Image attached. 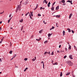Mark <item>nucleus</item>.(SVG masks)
<instances>
[{
  "label": "nucleus",
  "mask_w": 77,
  "mask_h": 77,
  "mask_svg": "<svg viewBox=\"0 0 77 77\" xmlns=\"http://www.w3.org/2000/svg\"><path fill=\"white\" fill-rule=\"evenodd\" d=\"M18 11V8L17 7V8L16 9V12H17Z\"/></svg>",
  "instance_id": "15"
},
{
  "label": "nucleus",
  "mask_w": 77,
  "mask_h": 77,
  "mask_svg": "<svg viewBox=\"0 0 77 77\" xmlns=\"http://www.w3.org/2000/svg\"><path fill=\"white\" fill-rule=\"evenodd\" d=\"M43 23H44L45 24H47V23H45V21H44H44H43Z\"/></svg>",
  "instance_id": "45"
},
{
  "label": "nucleus",
  "mask_w": 77,
  "mask_h": 77,
  "mask_svg": "<svg viewBox=\"0 0 77 77\" xmlns=\"http://www.w3.org/2000/svg\"><path fill=\"white\" fill-rule=\"evenodd\" d=\"M65 50H66V51H67V50H68V49H67V48H65Z\"/></svg>",
  "instance_id": "33"
},
{
  "label": "nucleus",
  "mask_w": 77,
  "mask_h": 77,
  "mask_svg": "<svg viewBox=\"0 0 77 77\" xmlns=\"http://www.w3.org/2000/svg\"><path fill=\"white\" fill-rule=\"evenodd\" d=\"M23 21V19H22L20 20V23H22Z\"/></svg>",
  "instance_id": "16"
},
{
  "label": "nucleus",
  "mask_w": 77,
  "mask_h": 77,
  "mask_svg": "<svg viewBox=\"0 0 77 77\" xmlns=\"http://www.w3.org/2000/svg\"><path fill=\"white\" fill-rule=\"evenodd\" d=\"M74 47L75 48H76V47H75V45L74 46Z\"/></svg>",
  "instance_id": "60"
},
{
  "label": "nucleus",
  "mask_w": 77,
  "mask_h": 77,
  "mask_svg": "<svg viewBox=\"0 0 77 77\" xmlns=\"http://www.w3.org/2000/svg\"><path fill=\"white\" fill-rule=\"evenodd\" d=\"M67 64L69 66H72V65H73V63L71 62L70 61H69V62H67Z\"/></svg>",
  "instance_id": "1"
},
{
  "label": "nucleus",
  "mask_w": 77,
  "mask_h": 77,
  "mask_svg": "<svg viewBox=\"0 0 77 77\" xmlns=\"http://www.w3.org/2000/svg\"><path fill=\"white\" fill-rule=\"evenodd\" d=\"M67 56L65 55L64 57V59H65V58H66V57Z\"/></svg>",
  "instance_id": "36"
},
{
  "label": "nucleus",
  "mask_w": 77,
  "mask_h": 77,
  "mask_svg": "<svg viewBox=\"0 0 77 77\" xmlns=\"http://www.w3.org/2000/svg\"><path fill=\"white\" fill-rule=\"evenodd\" d=\"M3 12L0 13V14H3Z\"/></svg>",
  "instance_id": "63"
},
{
  "label": "nucleus",
  "mask_w": 77,
  "mask_h": 77,
  "mask_svg": "<svg viewBox=\"0 0 77 77\" xmlns=\"http://www.w3.org/2000/svg\"><path fill=\"white\" fill-rule=\"evenodd\" d=\"M72 15V13H71V14H70L69 15V19H71V16Z\"/></svg>",
  "instance_id": "4"
},
{
  "label": "nucleus",
  "mask_w": 77,
  "mask_h": 77,
  "mask_svg": "<svg viewBox=\"0 0 77 77\" xmlns=\"http://www.w3.org/2000/svg\"><path fill=\"white\" fill-rule=\"evenodd\" d=\"M69 74H70V72H67V73L66 74V75H69Z\"/></svg>",
  "instance_id": "14"
},
{
  "label": "nucleus",
  "mask_w": 77,
  "mask_h": 77,
  "mask_svg": "<svg viewBox=\"0 0 77 77\" xmlns=\"http://www.w3.org/2000/svg\"><path fill=\"white\" fill-rule=\"evenodd\" d=\"M48 7H50V5L48 4Z\"/></svg>",
  "instance_id": "56"
},
{
  "label": "nucleus",
  "mask_w": 77,
  "mask_h": 77,
  "mask_svg": "<svg viewBox=\"0 0 77 77\" xmlns=\"http://www.w3.org/2000/svg\"><path fill=\"white\" fill-rule=\"evenodd\" d=\"M12 52H13V51H10L9 53H10V54H12Z\"/></svg>",
  "instance_id": "22"
},
{
  "label": "nucleus",
  "mask_w": 77,
  "mask_h": 77,
  "mask_svg": "<svg viewBox=\"0 0 77 77\" xmlns=\"http://www.w3.org/2000/svg\"><path fill=\"white\" fill-rule=\"evenodd\" d=\"M45 2V3L46 4H47V0H45L44 1V2Z\"/></svg>",
  "instance_id": "13"
},
{
  "label": "nucleus",
  "mask_w": 77,
  "mask_h": 77,
  "mask_svg": "<svg viewBox=\"0 0 77 77\" xmlns=\"http://www.w3.org/2000/svg\"><path fill=\"white\" fill-rule=\"evenodd\" d=\"M59 9V6H57L56 7V10H58Z\"/></svg>",
  "instance_id": "8"
},
{
  "label": "nucleus",
  "mask_w": 77,
  "mask_h": 77,
  "mask_svg": "<svg viewBox=\"0 0 77 77\" xmlns=\"http://www.w3.org/2000/svg\"><path fill=\"white\" fill-rule=\"evenodd\" d=\"M43 69H44V64L43 65Z\"/></svg>",
  "instance_id": "46"
},
{
  "label": "nucleus",
  "mask_w": 77,
  "mask_h": 77,
  "mask_svg": "<svg viewBox=\"0 0 77 77\" xmlns=\"http://www.w3.org/2000/svg\"><path fill=\"white\" fill-rule=\"evenodd\" d=\"M33 38V35H32L31 37V38Z\"/></svg>",
  "instance_id": "31"
},
{
  "label": "nucleus",
  "mask_w": 77,
  "mask_h": 77,
  "mask_svg": "<svg viewBox=\"0 0 77 77\" xmlns=\"http://www.w3.org/2000/svg\"><path fill=\"white\" fill-rule=\"evenodd\" d=\"M14 57H13L11 59V60H13V59H14Z\"/></svg>",
  "instance_id": "51"
},
{
  "label": "nucleus",
  "mask_w": 77,
  "mask_h": 77,
  "mask_svg": "<svg viewBox=\"0 0 77 77\" xmlns=\"http://www.w3.org/2000/svg\"><path fill=\"white\" fill-rule=\"evenodd\" d=\"M57 24H58L57 23H56V26L57 27H58V26H57Z\"/></svg>",
  "instance_id": "41"
},
{
  "label": "nucleus",
  "mask_w": 77,
  "mask_h": 77,
  "mask_svg": "<svg viewBox=\"0 0 77 77\" xmlns=\"http://www.w3.org/2000/svg\"><path fill=\"white\" fill-rule=\"evenodd\" d=\"M2 30V27H0V30Z\"/></svg>",
  "instance_id": "64"
},
{
  "label": "nucleus",
  "mask_w": 77,
  "mask_h": 77,
  "mask_svg": "<svg viewBox=\"0 0 77 77\" xmlns=\"http://www.w3.org/2000/svg\"><path fill=\"white\" fill-rule=\"evenodd\" d=\"M53 54H54V52H53V51L52 53L51 54V55H53Z\"/></svg>",
  "instance_id": "26"
},
{
  "label": "nucleus",
  "mask_w": 77,
  "mask_h": 77,
  "mask_svg": "<svg viewBox=\"0 0 77 77\" xmlns=\"http://www.w3.org/2000/svg\"><path fill=\"white\" fill-rule=\"evenodd\" d=\"M57 53H59V51H57Z\"/></svg>",
  "instance_id": "61"
},
{
  "label": "nucleus",
  "mask_w": 77,
  "mask_h": 77,
  "mask_svg": "<svg viewBox=\"0 0 77 77\" xmlns=\"http://www.w3.org/2000/svg\"><path fill=\"white\" fill-rule=\"evenodd\" d=\"M73 77H75V75H72Z\"/></svg>",
  "instance_id": "38"
},
{
  "label": "nucleus",
  "mask_w": 77,
  "mask_h": 77,
  "mask_svg": "<svg viewBox=\"0 0 77 77\" xmlns=\"http://www.w3.org/2000/svg\"><path fill=\"white\" fill-rule=\"evenodd\" d=\"M12 17H11L9 19V20H10V21H11V19H12Z\"/></svg>",
  "instance_id": "48"
},
{
  "label": "nucleus",
  "mask_w": 77,
  "mask_h": 77,
  "mask_svg": "<svg viewBox=\"0 0 77 77\" xmlns=\"http://www.w3.org/2000/svg\"><path fill=\"white\" fill-rule=\"evenodd\" d=\"M52 29H54V26H52Z\"/></svg>",
  "instance_id": "44"
},
{
  "label": "nucleus",
  "mask_w": 77,
  "mask_h": 77,
  "mask_svg": "<svg viewBox=\"0 0 77 77\" xmlns=\"http://www.w3.org/2000/svg\"><path fill=\"white\" fill-rule=\"evenodd\" d=\"M41 14H38V16H39V17H41Z\"/></svg>",
  "instance_id": "28"
},
{
  "label": "nucleus",
  "mask_w": 77,
  "mask_h": 77,
  "mask_svg": "<svg viewBox=\"0 0 77 77\" xmlns=\"http://www.w3.org/2000/svg\"><path fill=\"white\" fill-rule=\"evenodd\" d=\"M62 75H63V74H62V72H60V77H62Z\"/></svg>",
  "instance_id": "12"
},
{
  "label": "nucleus",
  "mask_w": 77,
  "mask_h": 77,
  "mask_svg": "<svg viewBox=\"0 0 77 77\" xmlns=\"http://www.w3.org/2000/svg\"><path fill=\"white\" fill-rule=\"evenodd\" d=\"M47 42H48V41H46L45 42H44V43L47 44Z\"/></svg>",
  "instance_id": "24"
},
{
  "label": "nucleus",
  "mask_w": 77,
  "mask_h": 77,
  "mask_svg": "<svg viewBox=\"0 0 77 77\" xmlns=\"http://www.w3.org/2000/svg\"><path fill=\"white\" fill-rule=\"evenodd\" d=\"M51 9L52 11H53V10H54V7H52L51 8Z\"/></svg>",
  "instance_id": "10"
},
{
  "label": "nucleus",
  "mask_w": 77,
  "mask_h": 77,
  "mask_svg": "<svg viewBox=\"0 0 77 77\" xmlns=\"http://www.w3.org/2000/svg\"><path fill=\"white\" fill-rule=\"evenodd\" d=\"M65 31H63V35H65Z\"/></svg>",
  "instance_id": "21"
},
{
  "label": "nucleus",
  "mask_w": 77,
  "mask_h": 77,
  "mask_svg": "<svg viewBox=\"0 0 77 77\" xmlns=\"http://www.w3.org/2000/svg\"><path fill=\"white\" fill-rule=\"evenodd\" d=\"M72 57V55H71L69 56V58H70L71 59H73V58Z\"/></svg>",
  "instance_id": "3"
},
{
  "label": "nucleus",
  "mask_w": 77,
  "mask_h": 77,
  "mask_svg": "<svg viewBox=\"0 0 77 77\" xmlns=\"http://www.w3.org/2000/svg\"><path fill=\"white\" fill-rule=\"evenodd\" d=\"M27 69H28V68L26 67L24 70V72H25V71H26V70H27Z\"/></svg>",
  "instance_id": "19"
},
{
  "label": "nucleus",
  "mask_w": 77,
  "mask_h": 77,
  "mask_svg": "<svg viewBox=\"0 0 77 77\" xmlns=\"http://www.w3.org/2000/svg\"><path fill=\"white\" fill-rule=\"evenodd\" d=\"M16 56H17V54H14V57H14V58L16 57Z\"/></svg>",
  "instance_id": "27"
},
{
  "label": "nucleus",
  "mask_w": 77,
  "mask_h": 77,
  "mask_svg": "<svg viewBox=\"0 0 77 77\" xmlns=\"http://www.w3.org/2000/svg\"><path fill=\"white\" fill-rule=\"evenodd\" d=\"M10 21V20H8V23H9V22Z\"/></svg>",
  "instance_id": "54"
},
{
  "label": "nucleus",
  "mask_w": 77,
  "mask_h": 77,
  "mask_svg": "<svg viewBox=\"0 0 77 77\" xmlns=\"http://www.w3.org/2000/svg\"><path fill=\"white\" fill-rule=\"evenodd\" d=\"M66 4H63V6H65V5Z\"/></svg>",
  "instance_id": "59"
},
{
  "label": "nucleus",
  "mask_w": 77,
  "mask_h": 77,
  "mask_svg": "<svg viewBox=\"0 0 77 77\" xmlns=\"http://www.w3.org/2000/svg\"><path fill=\"white\" fill-rule=\"evenodd\" d=\"M37 6L35 8L36 9H37L38 8V5H36Z\"/></svg>",
  "instance_id": "30"
},
{
  "label": "nucleus",
  "mask_w": 77,
  "mask_h": 77,
  "mask_svg": "<svg viewBox=\"0 0 77 77\" xmlns=\"http://www.w3.org/2000/svg\"><path fill=\"white\" fill-rule=\"evenodd\" d=\"M42 9H43V8L42 7H41V8H40V10H42Z\"/></svg>",
  "instance_id": "53"
},
{
  "label": "nucleus",
  "mask_w": 77,
  "mask_h": 77,
  "mask_svg": "<svg viewBox=\"0 0 77 77\" xmlns=\"http://www.w3.org/2000/svg\"><path fill=\"white\" fill-rule=\"evenodd\" d=\"M39 38V40L41 41V38Z\"/></svg>",
  "instance_id": "50"
},
{
  "label": "nucleus",
  "mask_w": 77,
  "mask_h": 77,
  "mask_svg": "<svg viewBox=\"0 0 77 77\" xmlns=\"http://www.w3.org/2000/svg\"><path fill=\"white\" fill-rule=\"evenodd\" d=\"M36 40L37 41H40V40H39V39H36Z\"/></svg>",
  "instance_id": "40"
},
{
  "label": "nucleus",
  "mask_w": 77,
  "mask_h": 77,
  "mask_svg": "<svg viewBox=\"0 0 77 77\" xmlns=\"http://www.w3.org/2000/svg\"><path fill=\"white\" fill-rule=\"evenodd\" d=\"M75 49L76 51H77V48H75Z\"/></svg>",
  "instance_id": "55"
},
{
  "label": "nucleus",
  "mask_w": 77,
  "mask_h": 77,
  "mask_svg": "<svg viewBox=\"0 0 77 77\" xmlns=\"http://www.w3.org/2000/svg\"><path fill=\"white\" fill-rule=\"evenodd\" d=\"M11 15H11V14L9 15V17H10V18L11 17Z\"/></svg>",
  "instance_id": "49"
},
{
  "label": "nucleus",
  "mask_w": 77,
  "mask_h": 77,
  "mask_svg": "<svg viewBox=\"0 0 77 77\" xmlns=\"http://www.w3.org/2000/svg\"><path fill=\"white\" fill-rule=\"evenodd\" d=\"M59 48H60L61 47V45H60L59 47Z\"/></svg>",
  "instance_id": "47"
},
{
  "label": "nucleus",
  "mask_w": 77,
  "mask_h": 77,
  "mask_svg": "<svg viewBox=\"0 0 77 77\" xmlns=\"http://www.w3.org/2000/svg\"><path fill=\"white\" fill-rule=\"evenodd\" d=\"M48 36L49 38V37H50V36H51V34L50 33H49L48 34Z\"/></svg>",
  "instance_id": "17"
},
{
  "label": "nucleus",
  "mask_w": 77,
  "mask_h": 77,
  "mask_svg": "<svg viewBox=\"0 0 77 77\" xmlns=\"http://www.w3.org/2000/svg\"><path fill=\"white\" fill-rule=\"evenodd\" d=\"M42 30H41L39 31V33H42Z\"/></svg>",
  "instance_id": "23"
},
{
  "label": "nucleus",
  "mask_w": 77,
  "mask_h": 77,
  "mask_svg": "<svg viewBox=\"0 0 77 77\" xmlns=\"http://www.w3.org/2000/svg\"><path fill=\"white\" fill-rule=\"evenodd\" d=\"M36 57H35V60H36Z\"/></svg>",
  "instance_id": "62"
},
{
  "label": "nucleus",
  "mask_w": 77,
  "mask_h": 77,
  "mask_svg": "<svg viewBox=\"0 0 77 77\" xmlns=\"http://www.w3.org/2000/svg\"><path fill=\"white\" fill-rule=\"evenodd\" d=\"M67 2H69V3H71V1H67Z\"/></svg>",
  "instance_id": "39"
},
{
  "label": "nucleus",
  "mask_w": 77,
  "mask_h": 77,
  "mask_svg": "<svg viewBox=\"0 0 77 77\" xmlns=\"http://www.w3.org/2000/svg\"><path fill=\"white\" fill-rule=\"evenodd\" d=\"M67 30H68L69 32H71V29L69 28L67 29Z\"/></svg>",
  "instance_id": "7"
},
{
  "label": "nucleus",
  "mask_w": 77,
  "mask_h": 77,
  "mask_svg": "<svg viewBox=\"0 0 77 77\" xmlns=\"http://www.w3.org/2000/svg\"><path fill=\"white\" fill-rule=\"evenodd\" d=\"M58 63H57V62H56L54 63H53V65H57Z\"/></svg>",
  "instance_id": "11"
},
{
  "label": "nucleus",
  "mask_w": 77,
  "mask_h": 77,
  "mask_svg": "<svg viewBox=\"0 0 77 77\" xmlns=\"http://www.w3.org/2000/svg\"><path fill=\"white\" fill-rule=\"evenodd\" d=\"M69 50H71V46H69Z\"/></svg>",
  "instance_id": "20"
},
{
  "label": "nucleus",
  "mask_w": 77,
  "mask_h": 77,
  "mask_svg": "<svg viewBox=\"0 0 77 77\" xmlns=\"http://www.w3.org/2000/svg\"><path fill=\"white\" fill-rule=\"evenodd\" d=\"M56 17H57V18H59V17H60V15H57L56 16Z\"/></svg>",
  "instance_id": "9"
},
{
  "label": "nucleus",
  "mask_w": 77,
  "mask_h": 77,
  "mask_svg": "<svg viewBox=\"0 0 77 77\" xmlns=\"http://www.w3.org/2000/svg\"><path fill=\"white\" fill-rule=\"evenodd\" d=\"M17 8L19 11H21V6L20 5H18Z\"/></svg>",
  "instance_id": "2"
},
{
  "label": "nucleus",
  "mask_w": 77,
  "mask_h": 77,
  "mask_svg": "<svg viewBox=\"0 0 77 77\" xmlns=\"http://www.w3.org/2000/svg\"><path fill=\"white\" fill-rule=\"evenodd\" d=\"M71 31H72V33H74V31H73V30H71Z\"/></svg>",
  "instance_id": "42"
},
{
  "label": "nucleus",
  "mask_w": 77,
  "mask_h": 77,
  "mask_svg": "<svg viewBox=\"0 0 77 77\" xmlns=\"http://www.w3.org/2000/svg\"><path fill=\"white\" fill-rule=\"evenodd\" d=\"M24 60H27V58H25L24 59Z\"/></svg>",
  "instance_id": "34"
},
{
  "label": "nucleus",
  "mask_w": 77,
  "mask_h": 77,
  "mask_svg": "<svg viewBox=\"0 0 77 77\" xmlns=\"http://www.w3.org/2000/svg\"><path fill=\"white\" fill-rule=\"evenodd\" d=\"M59 4H61V1H60L59 2Z\"/></svg>",
  "instance_id": "43"
},
{
  "label": "nucleus",
  "mask_w": 77,
  "mask_h": 77,
  "mask_svg": "<svg viewBox=\"0 0 77 77\" xmlns=\"http://www.w3.org/2000/svg\"><path fill=\"white\" fill-rule=\"evenodd\" d=\"M51 3H50V2H49L48 3V5H50Z\"/></svg>",
  "instance_id": "52"
},
{
  "label": "nucleus",
  "mask_w": 77,
  "mask_h": 77,
  "mask_svg": "<svg viewBox=\"0 0 77 77\" xmlns=\"http://www.w3.org/2000/svg\"><path fill=\"white\" fill-rule=\"evenodd\" d=\"M31 16H32V17H33V14H31Z\"/></svg>",
  "instance_id": "57"
},
{
  "label": "nucleus",
  "mask_w": 77,
  "mask_h": 77,
  "mask_svg": "<svg viewBox=\"0 0 77 77\" xmlns=\"http://www.w3.org/2000/svg\"><path fill=\"white\" fill-rule=\"evenodd\" d=\"M24 27L23 26L22 27H21V29H20L21 31H22L23 30V27Z\"/></svg>",
  "instance_id": "18"
},
{
  "label": "nucleus",
  "mask_w": 77,
  "mask_h": 77,
  "mask_svg": "<svg viewBox=\"0 0 77 77\" xmlns=\"http://www.w3.org/2000/svg\"><path fill=\"white\" fill-rule=\"evenodd\" d=\"M47 53H48V52H45V54H46Z\"/></svg>",
  "instance_id": "29"
},
{
  "label": "nucleus",
  "mask_w": 77,
  "mask_h": 77,
  "mask_svg": "<svg viewBox=\"0 0 77 77\" xmlns=\"http://www.w3.org/2000/svg\"><path fill=\"white\" fill-rule=\"evenodd\" d=\"M41 63H43V65H44V62L43 61H42L41 62Z\"/></svg>",
  "instance_id": "35"
},
{
  "label": "nucleus",
  "mask_w": 77,
  "mask_h": 77,
  "mask_svg": "<svg viewBox=\"0 0 77 77\" xmlns=\"http://www.w3.org/2000/svg\"><path fill=\"white\" fill-rule=\"evenodd\" d=\"M29 14V12H28L26 14L25 16H27V15H28Z\"/></svg>",
  "instance_id": "25"
},
{
  "label": "nucleus",
  "mask_w": 77,
  "mask_h": 77,
  "mask_svg": "<svg viewBox=\"0 0 77 77\" xmlns=\"http://www.w3.org/2000/svg\"><path fill=\"white\" fill-rule=\"evenodd\" d=\"M29 17H30V18L32 20H33V18H32V16H31V14H29Z\"/></svg>",
  "instance_id": "5"
},
{
  "label": "nucleus",
  "mask_w": 77,
  "mask_h": 77,
  "mask_svg": "<svg viewBox=\"0 0 77 77\" xmlns=\"http://www.w3.org/2000/svg\"><path fill=\"white\" fill-rule=\"evenodd\" d=\"M32 61H35V59H34V58H33L32 59Z\"/></svg>",
  "instance_id": "32"
},
{
  "label": "nucleus",
  "mask_w": 77,
  "mask_h": 77,
  "mask_svg": "<svg viewBox=\"0 0 77 77\" xmlns=\"http://www.w3.org/2000/svg\"><path fill=\"white\" fill-rule=\"evenodd\" d=\"M61 2L63 3H64L65 2V0H62L61 1Z\"/></svg>",
  "instance_id": "6"
},
{
  "label": "nucleus",
  "mask_w": 77,
  "mask_h": 77,
  "mask_svg": "<svg viewBox=\"0 0 77 77\" xmlns=\"http://www.w3.org/2000/svg\"><path fill=\"white\" fill-rule=\"evenodd\" d=\"M50 52L49 51V52L48 53L49 54H50Z\"/></svg>",
  "instance_id": "58"
},
{
  "label": "nucleus",
  "mask_w": 77,
  "mask_h": 77,
  "mask_svg": "<svg viewBox=\"0 0 77 77\" xmlns=\"http://www.w3.org/2000/svg\"><path fill=\"white\" fill-rule=\"evenodd\" d=\"M26 3H25L24 4V5H27V3H28L27 2V1L26 2Z\"/></svg>",
  "instance_id": "37"
}]
</instances>
